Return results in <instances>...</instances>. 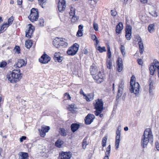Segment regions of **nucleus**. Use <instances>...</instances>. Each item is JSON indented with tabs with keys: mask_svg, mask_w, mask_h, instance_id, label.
<instances>
[{
	"mask_svg": "<svg viewBox=\"0 0 159 159\" xmlns=\"http://www.w3.org/2000/svg\"><path fill=\"white\" fill-rule=\"evenodd\" d=\"M93 27L94 30L97 31L98 30V26L97 24L95 22H94L93 23Z\"/></svg>",
	"mask_w": 159,
	"mask_h": 159,
	"instance_id": "nucleus-48",
	"label": "nucleus"
},
{
	"mask_svg": "<svg viewBox=\"0 0 159 159\" xmlns=\"http://www.w3.org/2000/svg\"><path fill=\"white\" fill-rule=\"evenodd\" d=\"M71 157V154L70 152H62L59 154V159H70Z\"/></svg>",
	"mask_w": 159,
	"mask_h": 159,
	"instance_id": "nucleus-17",
	"label": "nucleus"
},
{
	"mask_svg": "<svg viewBox=\"0 0 159 159\" xmlns=\"http://www.w3.org/2000/svg\"><path fill=\"white\" fill-rule=\"evenodd\" d=\"M87 144H88V143H87V142L86 140V139H84L83 140V148L85 149L86 147V146L87 145Z\"/></svg>",
	"mask_w": 159,
	"mask_h": 159,
	"instance_id": "nucleus-46",
	"label": "nucleus"
},
{
	"mask_svg": "<svg viewBox=\"0 0 159 159\" xmlns=\"http://www.w3.org/2000/svg\"><path fill=\"white\" fill-rule=\"evenodd\" d=\"M154 25L153 24H151L149 25L148 27V30L150 33H153L154 30Z\"/></svg>",
	"mask_w": 159,
	"mask_h": 159,
	"instance_id": "nucleus-37",
	"label": "nucleus"
},
{
	"mask_svg": "<svg viewBox=\"0 0 159 159\" xmlns=\"http://www.w3.org/2000/svg\"><path fill=\"white\" fill-rule=\"evenodd\" d=\"M44 24V20L42 18H40L39 20L38 25L40 26H43Z\"/></svg>",
	"mask_w": 159,
	"mask_h": 159,
	"instance_id": "nucleus-40",
	"label": "nucleus"
},
{
	"mask_svg": "<svg viewBox=\"0 0 159 159\" xmlns=\"http://www.w3.org/2000/svg\"><path fill=\"white\" fill-rule=\"evenodd\" d=\"M83 26L82 25H80L79 26V30L80 31H83Z\"/></svg>",
	"mask_w": 159,
	"mask_h": 159,
	"instance_id": "nucleus-57",
	"label": "nucleus"
},
{
	"mask_svg": "<svg viewBox=\"0 0 159 159\" xmlns=\"http://www.w3.org/2000/svg\"><path fill=\"white\" fill-rule=\"evenodd\" d=\"M83 35L82 31L78 30L76 36L78 37H81Z\"/></svg>",
	"mask_w": 159,
	"mask_h": 159,
	"instance_id": "nucleus-49",
	"label": "nucleus"
},
{
	"mask_svg": "<svg viewBox=\"0 0 159 159\" xmlns=\"http://www.w3.org/2000/svg\"><path fill=\"white\" fill-rule=\"evenodd\" d=\"M59 132L61 135L62 136H65L67 135L65 130L63 128H60Z\"/></svg>",
	"mask_w": 159,
	"mask_h": 159,
	"instance_id": "nucleus-35",
	"label": "nucleus"
},
{
	"mask_svg": "<svg viewBox=\"0 0 159 159\" xmlns=\"http://www.w3.org/2000/svg\"><path fill=\"white\" fill-rule=\"evenodd\" d=\"M22 0H18L17 4L18 5H22Z\"/></svg>",
	"mask_w": 159,
	"mask_h": 159,
	"instance_id": "nucleus-60",
	"label": "nucleus"
},
{
	"mask_svg": "<svg viewBox=\"0 0 159 159\" xmlns=\"http://www.w3.org/2000/svg\"><path fill=\"white\" fill-rule=\"evenodd\" d=\"M7 65V63L5 61H2L0 63V67L1 68H4Z\"/></svg>",
	"mask_w": 159,
	"mask_h": 159,
	"instance_id": "nucleus-47",
	"label": "nucleus"
},
{
	"mask_svg": "<svg viewBox=\"0 0 159 159\" xmlns=\"http://www.w3.org/2000/svg\"><path fill=\"white\" fill-rule=\"evenodd\" d=\"M90 71L93 78L99 84L103 82L104 74L100 70L98 71V68L95 65L93 64L91 66Z\"/></svg>",
	"mask_w": 159,
	"mask_h": 159,
	"instance_id": "nucleus-1",
	"label": "nucleus"
},
{
	"mask_svg": "<svg viewBox=\"0 0 159 159\" xmlns=\"http://www.w3.org/2000/svg\"><path fill=\"white\" fill-rule=\"evenodd\" d=\"M107 68L109 69L112 68V62L110 59H108L106 62Z\"/></svg>",
	"mask_w": 159,
	"mask_h": 159,
	"instance_id": "nucleus-30",
	"label": "nucleus"
},
{
	"mask_svg": "<svg viewBox=\"0 0 159 159\" xmlns=\"http://www.w3.org/2000/svg\"><path fill=\"white\" fill-rule=\"evenodd\" d=\"M123 64L122 58L120 57H119L117 61V70L119 72H120L123 70Z\"/></svg>",
	"mask_w": 159,
	"mask_h": 159,
	"instance_id": "nucleus-18",
	"label": "nucleus"
},
{
	"mask_svg": "<svg viewBox=\"0 0 159 159\" xmlns=\"http://www.w3.org/2000/svg\"><path fill=\"white\" fill-rule=\"evenodd\" d=\"M95 116L92 114H89L85 119V123L86 125H89L93 122L95 118Z\"/></svg>",
	"mask_w": 159,
	"mask_h": 159,
	"instance_id": "nucleus-16",
	"label": "nucleus"
},
{
	"mask_svg": "<svg viewBox=\"0 0 159 159\" xmlns=\"http://www.w3.org/2000/svg\"><path fill=\"white\" fill-rule=\"evenodd\" d=\"M103 159H109V157L108 156H105Z\"/></svg>",
	"mask_w": 159,
	"mask_h": 159,
	"instance_id": "nucleus-63",
	"label": "nucleus"
},
{
	"mask_svg": "<svg viewBox=\"0 0 159 159\" xmlns=\"http://www.w3.org/2000/svg\"><path fill=\"white\" fill-rule=\"evenodd\" d=\"M111 149V146L109 145L107 148L106 152H105V156H108L109 157L110 155Z\"/></svg>",
	"mask_w": 159,
	"mask_h": 159,
	"instance_id": "nucleus-36",
	"label": "nucleus"
},
{
	"mask_svg": "<svg viewBox=\"0 0 159 159\" xmlns=\"http://www.w3.org/2000/svg\"><path fill=\"white\" fill-rule=\"evenodd\" d=\"M92 39L94 41L97 38L95 35H93L92 36Z\"/></svg>",
	"mask_w": 159,
	"mask_h": 159,
	"instance_id": "nucleus-61",
	"label": "nucleus"
},
{
	"mask_svg": "<svg viewBox=\"0 0 159 159\" xmlns=\"http://www.w3.org/2000/svg\"><path fill=\"white\" fill-rule=\"evenodd\" d=\"M19 159H29L28 154L27 152H20L18 153Z\"/></svg>",
	"mask_w": 159,
	"mask_h": 159,
	"instance_id": "nucleus-22",
	"label": "nucleus"
},
{
	"mask_svg": "<svg viewBox=\"0 0 159 159\" xmlns=\"http://www.w3.org/2000/svg\"><path fill=\"white\" fill-rule=\"evenodd\" d=\"M66 2H58V7L60 12H61L64 11L66 7Z\"/></svg>",
	"mask_w": 159,
	"mask_h": 159,
	"instance_id": "nucleus-24",
	"label": "nucleus"
},
{
	"mask_svg": "<svg viewBox=\"0 0 159 159\" xmlns=\"http://www.w3.org/2000/svg\"><path fill=\"white\" fill-rule=\"evenodd\" d=\"M26 137L25 136H22L20 138V142H22L24 140H25L26 139Z\"/></svg>",
	"mask_w": 159,
	"mask_h": 159,
	"instance_id": "nucleus-55",
	"label": "nucleus"
},
{
	"mask_svg": "<svg viewBox=\"0 0 159 159\" xmlns=\"http://www.w3.org/2000/svg\"><path fill=\"white\" fill-rule=\"evenodd\" d=\"M137 61L140 65H142L143 64V62L142 60L141 59H138L137 60Z\"/></svg>",
	"mask_w": 159,
	"mask_h": 159,
	"instance_id": "nucleus-56",
	"label": "nucleus"
},
{
	"mask_svg": "<svg viewBox=\"0 0 159 159\" xmlns=\"http://www.w3.org/2000/svg\"><path fill=\"white\" fill-rule=\"evenodd\" d=\"M148 82L149 92L150 94L152 95L153 94V90L155 89L154 83L150 79L149 80Z\"/></svg>",
	"mask_w": 159,
	"mask_h": 159,
	"instance_id": "nucleus-21",
	"label": "nucleus"
},
{
	"mask_svg": "<svg viewBox=\"0 0 159 159\" xmlns=\"http://www.w3.org/2000/svg\"><path fill=\"white\" fill-rule=\"evenodd\" d=\"M63 39L61 38L60 39V46H62L64 47H66L67 46L68 43H67L64 41L63 40ZM65 40V39H64Z\"/></svg>",
	"mask_w": 159,
	"mask_h": 159,
	"instance_id": "nucleus-33",
	"label": "nucleus"
},
{
	"mask_svg": "<svg viewBox=\"0 0 159 159\" xmlns=\"http://www.w3.org/2000/svg\"><path fill=\"white\" fill-rule=\"evenodd\" d=\"M123 29V25L121 22H119L116 27V33L117 34L120 33L121 30Z\"/></svg>",
	"mask_w": 159,
	"mask_h": 159,
	"instance_id": "nucleus-25",
	"label": "nucleus"
},
{
	"mask_svg": "<svg viewBox=\"0 0 159 159\" xmlns=\"http://www.w3.org/2000/svg\"><path fill=\"white\" fill-rule=\"evenodd\" d=\"M107 56L109 59H110V58H111V51L109 49L108 51H107Z\"/></svg>",
	"mask_w": 159,
	"mask_h": 159,
	"instance_id": "nucleus-51",
	"label": "nucleus"
},
{
	"mask_svg": "<svg viewBox=\"0 0 159 159\" xmlns=\"http://www.w3.org/2000/svg\"><path fill=\"white\" fill-rule=\"evenodd\" d=\"M111 15L113 16H116L117 14L116 11L114 10H111Z\"/></svg>",
	"mask_w": 159,
	"mask_h": 159,
	"instance_id": "nucleus-50",
	"label": "nucleus"
},
{
	"mask_svg": "<svg viewBox=\"0 0 159 159\" xmlns=\"http://www.w3.org/2000/svg\"><path fill=\"white\" fill-rule=\"evenodd\" d=\"M14 50L15 52L17 53L18 54L20 53V47L19 46H16L14 48Z\"/></svg>",
	"mask_w": 159,
	"mask_h": 159,
	"instance_id": "nucleus-43",
	"label": "nucleus"
},
{
	"mask_svg": "<svg viewBox=\"0 0 159 159\" xmlns=\"http://www.w3.org/2000/svg\"><path fill=\"white\" fill-rule=\"evenodd\" d=\"M124 82L123 81H121L119 84L118 89V92L116 96V99H117L121 96L124 90Z\"/></svg>",
	"mask_w": 159,
	"mask_h": 159,
	"instance_id": "nucleus-10",
	"label": "nucleus"
},
{
	"mask_svg": "<svg viewBox=\"0 0 159 159\" xmlns=\"http://www.w3.org/2000/svg\"><path fill=\"white\" fill-rule=\"evenodd\" d=\"M9 26H8L7 24V23H5L3 24L2 25L1 27V28L0 29V31H2V30H3L5 28H7V27H8Z\"/></svg>",
	"mask_w": 159,
	"mask_h": 159,
	"instance_id": "nucleus-45",
	"label": "nucleus"
},
{
	"mask_svg": "<svg viewBox=\"0 0 159 159\" xmlns=\"http://www.w3.org/2000/svg\"><path fill=\"white\" fill-rule=\"evenodd\" d=\"M50 129V127L48 126H42L41 129H39L38 131L39 132L40 136L42 137H44L46 135V133L48 132Z\"/></svg>",
	"mask_w": 159,
	"mask_h": 159,
	"instance_id": "nucleus-11",
	"label": "nucleus"
},
{
	"mask_svg": "<svg viewBox=\"0 0 159 159\" xmlns=\"http://www.w3.org/2000/svg\"><path fill=\"white\" fill-rule=\"evenodd\" d=\"M135 79L134 76L132 75L130 82V91L131 93H134L137 96L139 90L140 85L138 83L135 82Z\"/></svg>",
	"mask_w": 159,
	"mask_h": 159,
	"instance_id": "nucleus-4",
	"label": "nucleus"
},
{
	"mask_svg": "<svg viewBox=\"0 0 159 159\" xmlns=\"http://www.w3.org/2000/svg\"><path fill=\"white\" fill-rule=\"evenodd\" d=\"M107 140V136H105L102 139V146L103 147H104L106 146Z\"/></svg>",
	"mask_w": 159,
	"mask_h": 159,
	"instance_id": "nucleus-39",
	"label": "nucleus"
},
{
	"mask_svg": "<svg viewBox=\"0 0 159 159\" xmlns=\"http://www.w3.org/2000/svg\"><path fill=\"white\" fill-rule=\"evenodd\" d=\"M121 129L119 127H118L116 132V140L115 141V149L117 150L119 148V144L120 142Z\"/></svg>",
	"mask_w": 159,
	"mask_h": 159,
	"instance_id": "nucleus-9",
	"label": "nucleus"
},
{
	"mask_svg": "<svg viewBox=\"0 0 159 159\" xmlns=\"http://www.w3.org/2000/svg\"><path fill=\"white\" fill-rule=\"evenodd\" d=\"M62 57L60 56V53L59 52H56L54 54V59L55 61H57L59 62H61L62 61Z\"/></svg>",
	"mask_w": 159,
	"mask_h": 159,
	"instance_id": "nucleus-26",
	"label": "nucleus"
},
{
	"mask_svg": "<svg viewBox=\"0 0 159 159\" xmlns=\"http://www.w3.org/2000/svg\"><path fill=\"white\" fill-rule=\"evenodd\" d=\"M33 41L31 40L26 41L25 43V47L28 49H30L32 46Z\"/></svg>",
	"mask_w": 159,
	"mask_h": 159,
	"instance_id": "nucleus-31",
	"label": "nucleus"
},
{
	"mask_svg": "<svg viewBox=\"0 0 159 159\" xmlns=\"http://www.w3.org/2000/svg\"><path fill=\"white\" fill-rule=\"evenodd\" d=\"M156 68L157 70V76L159 77V62L156 60H154L153 63L151 64L149 68L150 74L151 75H154V71Z\"/></svg>",
	"mask_w": 159,
	"mask_h": 159,
	"instance_id": "nucleus-7",
	"label": "nucleus"
},
{
	"mask_svg": "<svg viewBox=\"0 0 159 159\" xmlns=\"http://www.w3.org/2000/svg\"><path fill=\"white\" fill-rule=\"evenodd\" d=\"M39 16L38 10L35 8H32L30 10V14L28 18L31 22H34L38 20Z\"/></svg>",
	"mask_w": 159,
	"mask_h": 159,
	"instance_id": "nucleus-6",
	"label": "nucleus"
},
{
	"mask_svg": "<svg viewBox=\"0 0 159 159\" xmlns=\"http://www.w3.org/2000/svg\"><path fill=\"white\" fill-rule=\"evenodd\" d=\"M96 48L100 53H102L104 52H106V51L105 47H101L100 46H98Z\"/></svg>",
	"mask_w": 159,
	"mask_h": 159,
	"instance_id": "nucleus-34",
	"label": "nucleus"
},
{
	"mask_svg": "<svg viewBox=\"0 0 159 159\" xmlns=\"http://www.w3.org/2000/svg\"><path fill=\"white\" fill-rule=\"evenodd\" d=\"M155 146L157 150L159 151V143L158 141H157L155 143Z\"/></svg>",
	"mask_w": 159,
	"mask_h": 159,
	"instance_id": "nucleus-53",
	"label": "nucleus"
},
{
	"mask_svg": "<svg viewBox=\"0 0 159 159\" xmlns=\"http://www.w3.org/2000/svg\"><path fill=\"white\" fill-rule=\"evenodd\" d=\"M39 4L40 5H43L46 2V0H38Z\"/></svg>",
	"mask_w": 159,
	"mask_h": 159,
	"instance_id": "nucleus-52",
	"label": "nucleus"
},
{
	"mask_svg": "<svg viewBox=\"0 0 159 159\" xmlns=\"http://www.w3.org/2000/svg\"><path fill=\"white\" fill-rule=\"evenodd\" d=\"M141 2L142 3H145L147 2L148 0H140Z\"/></svg>",
	"mask_w": 159,
	"mask_h": 159,
	"instance_id": "nucleus-62",
	"label": "nucleus"
},
{
	"mask_svg": "<svg viewBox=\"0 0 159 159\" xmlns=\"http://www.w3.org/2000/svg\"><path fill=\"white\" fill-rule=\"evenodd\" d=\"M96 43L95 44V45L96 47V48L97 47H98V44L99 43V41L97 39H96V40H95Z\"/></svg>",
	"mask_w": 159,
	"mask_h": 159,
	"instance_id": "nucleus-59",
	"label": "nucleus"
},
{
	"mask_svg": "<svg viewBox=\"0 0 159 159\" xmlns=\"http://www.w3.org/2000/svg\"><path fill=\"white\" fill-rule=\"evenodd\" d=\"M120 50L123 57H124L125 55V47L123 45H121L120 47Z\"/></svg>",
	"mask_w": 159,
	"mask_h": 159,
	"instance_id": "nucleus-38",
	"label": "nucleus"
},
{
	"mask_svg": "<svg viewBox=\"0 0 159 159\" xmlns=\"http://www.w3.org/2000/svg\"><path fill=\"white\" fill-rule=\"evenodd\" d=\"M149 13L152 16H153L155 17L157 16V12L155 11L154 12H150Z\"/></svg>",
	"mask_w": 159,
	"mask_h": 159,
	"instance_id": "nucleus-54",
	"label": "nucleus"
},
{
	"mask_svg": "<svg viewBox=\"0 0 159 159\" xmlns=\"http://www.w3.org/2000/svg\"><path fill=\"white\" fill-rule=\"evenodd\" d=\"M98 0H88V3L91 5L94 6L95 5Z\"/></svg>",
	"mask_w": 159,
	"mask_h": 159,
	"instance_id": "nucleus-41",
	"label": "nucleus"
},
{
	"mask_svg": "<svg viewBox=\"0 0 159 159\" xmlns=\"http://www.w3.org/2000/svg\"><path fill=\"white\" fill-rule=\"evenodd\" d=\"M132 27L130 25H127L125 29V37L127 40H130L132 38L131 36Z\"/></svg>",
	"mask_w": 159,
	"mask_h": 159,
	"instance_id": "nucleus-12",
	"label": "nucleus"
},
{
	"mask_svg": "<svg viewBox=\"0 0 159 159\" xmlns=\"http://www.w3.org/2000/svg\"><path fill=\"white\" fill-rule=\"evenodd\" d=\"M137 39L138 40H139V42L138 44L139 45L140 53L141 54H142L143 53L144 51L143 43L142 42V39L140 36H139Z\"/></svg>",
	"mask_w": 159,
	"mask_h": 159,
	"instance_id": "nucleus-20",
	"label": "nucleus"
},
{
	"mask_svg": "<svg viewBox=\"0 0 159 159\" xmlns=\"http://www.w3.org/2000/svg\"><path fill=\"white\" fill-rule=\"evenodd\" d=\"M27 62L24 60L19 59L18 60L17 63L14 65V66L18 67V68L25 66Z\"/></svg>",
	"mask_w": 159,
	"mask_h": 159,
	"instance_id": "nucleus-19",
	"label": "nucleus"
},
{
	"mask_svg": "<svg viewBox=\"0 0 159 159\" xmlns=\"http://www.w3.org/2000/svg\"><path fill=\"white\" fill-rule=\"evenodd\" d=\"M22 75L20 73V69L16 68L8 73L7 75V78L11 83H15L20 80L22 77Z\"/></svg>",
	"mask_w": 159,
	"mask_h": 159,
	"instance_id": "nucleus-2",
	"label": "nucleus"
},
{
	"mask_svg": "<svg viewBox=\"0 0 159 159\" xmlns=\"http://www.w3.org/2000/svg\"><path fill=\"white\" fill-rule=\"evenodd\" d=\"M79 124L76 123H72L70 126V129L71 131L74 133L76 131L80 128Z\"/></svg>",
	"mask_w": 159,
	"mask_h": 159,
	"instance_id": "nucleus-23",
	"label": "nucleus"
},
{
	"mask_svg": "<svg viewBox=\"0 0 159 159\" xmlns=\"http://www.w3.org/2000/svg\"><path fill=\"white\" fill-rule=\"evenodd\" d=\"M51 60L50 57L47 54L44 53L39 59V62L43 64L48 63Z\"/></svg>",
	"mask_w": 159,
	"mask_h": 159,
	"instance_id": "nucleus-14",
	"label": "nucleus"
},
{
	"mask_svg": "<svg viewBox=\"0 0 159 159\" xmlns=\"http://www.w3.org/2000/svg\"><path fill=\"white\" fill-rule=\"evenodd\" d=\"M153 135L151 130L150 128L146 129L142 137L141 145L143 148L146 147L149 142H152Z\"/></svg>",
	"mask_w": 159,
	"mask_h": 159,
	"instance_id": "nucleus-3",
	"label": "nucleus"
},
{
	"mask_svg": "<svg viewBox=\"0 0 159 159\" xmlns=\"http://www.w3.org/2000/svg\"><path fill=\"white\" fill-rule=\"evenodd\" d=\"M79 48V45L77 43H75L68 49L67 53L69 55L74 56L78 52Z\"/></svg>",
	"mask_w": 159,
	"mask_h": 159,
	"instance_id": "nucleus-8",
	"label": "nucleus"
},
{
	"mask_svg": "<svg viewBox=\"0 0 159 159\" xmlns=\"http://www.w3.org/2000/svg\"><path fill=\"white\" fill-rule=\"evenodd\" d=\"M80 93L81 94V95H83L84 96V97H85L86 96V94H85V93H84V92L83 90L81 89L80 90Z\"/></svg>",
	"mask_w": 159,
	"mask_h": 159,
	"instance_id": "nucleus-58",
	"label": "nucleus"
},
{
	"mask_svg": "<svg viewBox=\"0 0 159 159\" xmlns=\"http://www.w3.org/2000/svg\"><path fill=\"white\" fill-rule=\"evenodd\" d=\"M75 9L71 7L70 8V12L69 13L70 18L71 19V21L73 22H75L77 21L79 17L78 16L75 15Z\"/></svg>",
	"mask_w": 159,
	"mask_h": 159,
	"instance_id": "nucleus-15",
	"label": "nucleus"
},
{
	"mask_svg": "<svg viewBox=\"0 0 159 159\" xmlns=\"http://www.w3.org/2000/svg\"><path fill=\"white\" fill-rule=\"evenodd\" d=\"M94 108L96 109L94 114L96 116H98L101 113L103 109V102L102 99H98L95 101L94 103Z\"/></svg>",
	"mask_w": 159,
	"mask_h": 159,
	"instance_id": "nucleus-5",
	"label": "nucleus"
},
{
	"mask_svg": "<svg viewBox=\"0 0 159 159\" xmlns=\"http://www.w3.org/2000/svg\"><path fill=\"white\" fill-rule=\"evenodd\" d=\"M64 143V142L60 139H58L55 143V145L58 148H61Z\"/></svg>",
	"mask_w": 159,
	"mask_h": 159,
	"instance_id": "nucleus-29",
	"label": "nucleus"
},
{
	"mask_svg": "<svg viewBox=\"0 0 159 159\" xmlns=\"http://www.w3.org/2000/svg\"><path fill=\"white\" fill-rule=\"evenodd\" d=\"M60 39L58 38H56L53 41V44L56 48H58L60 46Z\"/></svg>",
	"mask_w": 159,
	"mask_h": 159,
	"instance_id": "nucleus-27",
	"label": "nucleus"
},
{
	"mask_svg": "<svg viewBox=\"0 0 159 159\" xmlns=\"http://www.w3.org/2000/svg\"><path fill=\"white\" fill-rule=\"evenodd\" d=\"M13 20L14 18L13 16H11L8 19V23H7L8 25V26H9L10 25L12 24Z\"/></svg>",
	"mask_w": 159,
	"mask_h": 159,
	"instance_id": "nucleus-42",
	"label": "nucleus"
},
{
	"mask_svg": "<svg viewBox=\"0 0 159 159\" xmlns=\"http://www.w3.org/2000/svg\"><path fill=\"white\" fill-rule=\"evenodd\" d=\"M68 110L70 111H75L77 109L76 105L74 104H72L69 105L68 108Z\"/></svg>",
	"mask_w": 159,
	"mask_h": 159,
	"instance_id": "nucleus-32",
	"label": "nucleus"
},
{
	"mask_svg": "<svg viewBox=\"0 0 159 159\" xmlns=\"http://www.w3.org/2000/svg\"><path fill=\"white\" fill-rule=\"evenodd\" d=\"M64 97L66 100H70L71 97L68 93H66L64 95Z\"/></svg>",
	"mask_w": 159,
	"mask_h": 159,
	"instance_id": "nucleus-44",
	"label": "nucleus"
},
{
	"mask_svg": "<svg viewBox=\"0 0 159 159\" xmlns=\"http://www.w3.org/2000/svg\"><path fill=\"white\" fill-rule=\"evenodd\" d=\"M29 27L28 29L25 31V36L27 38H31L33 36L34 28L31 24H29Z\"/></svg>",
	"mask_w": 159,
	"mask_h": 159,
	"instance_id": "nucleus-13",
	"label": "nucleus"
},
{
	"mask_svg": "<svg viewBox=\"0 0 159 159\" xmlns=\"http://www.w3.org/2000/svg\"><path fill=\"white\" fill-rule=\"evenodd\" d=\"M124 130L125 131H127L128 130V128L127 127H125L124 128Z\"/></svg>",
	"mask_w": 159,
	"mask_h": 159,
	"instance_id": "nucleus-64",
	"label": "nucleus"
},
{
	"mask_svg": "<svg viewBox=\"0 0 159 159\" xmlns=\"http://www.w3.org/2000/svg\"><path fill=\"white\" fill-rule=\"evenodd\" d=\"M94 97V93H91L88 94L87 96L86 95L85 99L87 101L90 102L93 99Z\"/></svg>",
	"mask_w": 159,
	"mask_h": 159,
	"instance_id": "nucleus-28",
	"label": "nucleus"
}]
</instances>
